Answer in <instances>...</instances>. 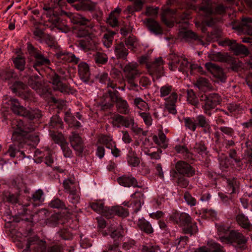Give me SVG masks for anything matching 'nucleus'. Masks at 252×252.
I'll return each instance as SVG.
<instances>
[{
  "label": "nucleus",
  "instance_id": "nucleus-28",
  "mask_svg": "<svg viewBox=\"0 0 252 252\" xmlns=\"http://www.w3.org/2000/svg\"><path fill=\"white\" fill-rule=\"evenodd\" d=\"M115 54L118 59L126 60L128 54V51L126 48L124 43L120 42L115 46Z\"/></svg>",
  "mask_w": 252,
  "mask_h": 252
},
{
  "label": "nucleus",
  "instance_id": "nucleus-53",
  "mask_svg": "<svg viewBox=\"0 0 252 252\" xmlns=\"http://www.w3.org/2000/svg\"><path fill=\"white\" fill-rule=\"evenodd\" d=\"M90 206L94 211L99 214H102L105 207L104 203L100 200L90 203Z\"/></svg>",
  "mask_w": 252,
  "mask_h": 252
},
{
  "label": "nucleus",
  "instance_id": "nucleus-3",
  "mask_svg": "<svg viewBox=\"0 0 252 252\" xmlns=\"http://www.w3.org/2000/svg\"><path fill=\"white\" fill-rule=\"evenodd\" d=\"M183 120L186 128L192 132H194L197 127L202 128L204 133L210 134L212 132L209 120L202 114L195 117H184Z\"/></svg>",
  "mask_w": 252,
  "mask_h": 252
},
{
  "label": "nucleus",
  "instance_id": "nucleus-4",
  "mask_svg": "<svg viewBox=\"0 0 252 252\" xmlns=\"http://www.w3.org/2000/svg\"><path fill=\"white\" fill-rule=\"evenodd\" d=\"M201 108L204 113L208 117L212 116V110L221 101L220 96L216 93L202 95L200 97Z\"/></svg>",
  "mask_w": 252,
  "mask_h": 252
},
{
  "label": "nucleus",
  "instance_id": "nucleus-46",
  "mask_svg": "<svg viewBox=\"0 0 252 252\" xmlns=\"http://www.w3.org/2000/svg\"><path fill=\"white\" fill-rule=\"evenodd\" d=\"M181 35L185 39H193L195 40H198L199 44L204 45L205 43L200 39L195 33L192 32L191 31H187L184 32H181Z\"/></svg>",
  "mask_w": 252,
  "mask_h": 252
},
{
  "label": "nucleus",
  "instance_id": "nucleus-41",
  "mask_svg": "<svg viewBox=\"0 0 252 252\" xmlns=\"http://www.w3.org/2000/svg\"><path fill=\"white\" fill-rule=\"evenodd\" d=\"M133 105L141 111H148L150 109L148 104L141 97H137L134 99Z\"/></svg>",
  "mask_w": 252,
  "mask_h": 252
},
{
  "label": "nucleus",
  "instance_id": "nucleus-32",
  "mask_svg": "<svg viewBox=\"0 0 252 252\" xmlns=\"http://www.w3.org/2000/svg\"><path fill=\"white\" fill-rule=\"evenodd\" d=\"M65 192L69 193L77 190L76 183L74 178H68L63 183Z\"/></svg>",
  "mask_w": 252,
  "mask_h": 252
},
{
  "label": "nucleus",
  "instance_id": "nucleus-19",
  "mask_svg": "<svg viewBox=\"0 0 252 252\" xmlns=\"http://www.w3.org/2000/svg\"><path fill=\"white\" fill-rule=\"evenodd\" d=\"M169 219L174 223L182 227H184L186 224H189L192 220L189 214L186 213H179L177 212L173 213L170 216Z\"/></svg>",
  "mask_w": 252,
  "mask_h": 252
},
{
  "label": "nucleus",
  "instance_id": "nucleus-23",
  "mask_svg": "<svg viewBox=\"0 0 252 252\" xmlns=\"http://www.w3.org/2000/svg\"><path fill=\"white\" fill-rule=\"evenodd\" d=\"M246 3L250 7L252 8V0H248ZM242 30L247 34L252 36V19L244 18L241 24Z\"/></svg>",
  "mask_w": 252,
  "mask_h": 252
},
{
  "label": "nucleus",
  "instance_id": "nucleus-35",
  "mask_svg": "<svg viewBox=\"0 0 252 252\" xmlns=\"http://www.w3.org/2000/svg\"><path fill=\"white\" fill-rule=\"evenodd\" d=\"M143 196L144 194L141 191H137L131 195V197L135 199L134 202V205L135 206L134 212L137 213L139 211L142 205L143 204Z\"/></svg>",
  "mask_w": 252,
  "mask_h": 252
},
{
  "label": "nucleus",
  "instance_id": "nucleus-45",
  "mask_svg": "<svg viewBox=\"0 0 252 252\" xmlns=\"http://www.w3.org/2000/svg\"><path fill=\"white\" fill-rule=\"evenodd\" d=\"M98 142L102 144L105 145L107 148H112L115 142L113 141L112 137L110 135H101L98 140Z\"/></svg>",
  "mask_w": 252,
  "mask_h": 252
},
{
  "label": "nucleus",
  "instance_id": "nucleus-48",
  "mask_svg": "<svg viewBox=\"0 0 252 252\" xmlns=\"http://www.w3.org/2000/svg\"><path fill=\"white\" fill-rule=\"evenodd\" d=\"M227 189L230 193H235L239 189V183L236 178L227 179Z\"/></svg>",
  "mask_w": 252,
  "mask_h": 252
},
{
  "label": "nucleus",
  "instance_id": "nucleus-51",
  "mask_svg": "<svg viewBox=\"0 0 252 252\" xmlns=\"http://www.w3.org/2000/svg\"><path fill=\"white\" fill-rule=\"evenodd\" d=\"M0 76L4 80H9L12 78H15L16 74L13 69L7 68L1 70L0 72Z\"/></svg>",
  "mask_w": 252,
  "mask_h": 252
},
{
  "label": "nucleus",
  "instance_id": "nucleus-30",
  "mask_svg": "<svg viewBox=\"0 0 252 252\" xmlns=\"http://www.w3.org/2000/svg\"><path fill=\"white\" fill-rule=\"evenodd\" d=\"M146 20V26L151 32L156 34L162 33V29L157 21L151 18L147 19Z\"/></svg>",
  "mask_w": 252,
  "mask_h": 252
},
{
  "label": "nucleus",
  "instance_id": "nucleus-43",
  "mask_svg": "<svg viewBox=\"0 0 252 252\" xmlns=\"http://www.w3.org/2000/svg\"><path fill=\"white\" fill-rule=\"evenodd\" d=\"M49 206L52 208H56L68 211L71 209L69 207L66 206L64 202L58 198L53 199L49 203Z\"/></svg>",
  "mask_w": 252,
  "mask_h": 252
},
{
  "label": "nucleus",
  "instance_id": "nucleus-39",
  "mask_svg": "<svg viewBox=\"0 0 252 252\" xmlns=\"http://www.w3.org/2000/svg\"><path fill=\"white\" fill-rule=\"evenodd\" d=\"M64 120L70 127L78 128L81 126L80 123L76 121L74 116L69 112H65Z\"/></svg>",
  "mask_w": 252,
  "mask_h": 252
},
{
  "label": "nucleus",
  "instance_id": "nucleus-64",
  "mask_svg": "<svg viewBox=\"0 0 252 252\" xmlns=\"http://www.w3.org/2000/svg\"><path fill=\"white\" fill-rule=\"evenodd\" d=\"M33 34L35 39L40 42H43V39L46 34L42 30L36 28L33 32Z\"/></svg>",
  "mask_w": 252,
  "mask_h": 252
},
{
  "label": "nucleus",
  "instance_id": "nucleus-7",
  "mask_svg": "<svg viewBox=\"0 0 252 252\" xmlns=\"http://www.w3.org/2000/svg\"><path fill=\"white\" fill-rule=\"evenodd\" d=\"M108 93L111 101L115 103L116 109L119 113L127 115L130 113V107L127 101L121 96L118 91L109 90Z\"/></svg>",
  "mask_w": 252,
  "mask_h": 252
},
{
  "label": "nucleus",
  "instance_id": "nucleus-29",
  "mask_svg": "<svg viewBox=\"0 0 252 252\" xmlns=\"http://www.w3.org/2000/svg\"><path fill=\"white\" fill-rule=\"evenodd\" d=\"M126 159L129 165L135 167L139 166L140 161L136 152L130 148L126 156Z\"/></svg>",
  "mask_w": 252,
  "mask_h": 252
},
{
  "label": "nucleus",
  "instance_id": "nucleus-60",
  "mask_svg": "<svg viewBox=\"0 0 252 252\" xmlns=\"http://www.w3.org/2000/svg\"><path fill=\"white\" fill-rule=\"evenodd\" d=\"M124 117L120 114H117L111 117L112 120V124L114 126L120 127L122 126Z\"/></svg>",
  "mask_w": 252,
  "mask_h": 252
},
{
  "label": "nucleus",
  "instance_id": "nucleus-57",
  "mask_svg": "<svg viewBox=\"0 0 252 252\" xmlns=\"http://www.w3.org/2000/svg\"><path fill=\"white\" fill-rule=\"evenodd\" d=\"M139 115L142 118L145 124L147 126H150L152 125L153 119L151 114L148 111L138 112Z\"/></svg>",
  "mask_w": 252,
  "mask_h": 252
},
{
  "label": "nucleus",
  "instance_id": "nucleus-61",
  "mask_svg": "<svg viewBox=\"0 0 252 252\" xmlns=\"http://www.w3.org/2000/svg\"><path fill=\"white\" fill-rule=\"evenodd\" d=\"M114 210L115 215L122 218H126L129 215V213L127 210L122 206H115L114 207Z\"/></svg>",
  "mask_w": 252,
  "mask_h": 252
},
{
  "label": "nucleus",
  "instance_id": "nucleus-18",
  "mask_svg": "<svg viewBox=\"0 0 252 252\" xmlns=\"http://www.w3.org/2000/svg\"><path fill=\"white\" fill-rule=\"evenodd\" d=\"M69 142L72 148L76 152V154L81 156L84 150V144L81 137L76 132H72L69 137Z\"/></svg>",
  "mask_w": 252,
  "mask_h": 252
},
{
  "label": "nucleus",
  "instance_id": "nucleus-25",
  "mask_svg": "<svg viewBox=\"0 0 252 252\" xmlns=\"http://www.w3.org/2000/svg\"><path fill=\"white\" fill-rule=\"evenodd\" d=\"M33 56L35 58V62L33 64V68L39 72V68L43 65H48L50 63V60L38 52H35Z\"/></svg>",
  "mask_w": 252,
  "mask_h": 252
},
{
  "label": "nucleus",
  "instance_id": "nucleus-38",
  "mask_svg": "<svg viewBox=\"0 0 252 252\" xmlns=\"http://www.w3.org/2000/svg\"><path fill=\"white\" fill-rule=\"evenodd\" d=\"M209 58L211 60L215 62L230 63L232 61V58L230 56H228L227 54H223L220 52L210 55Z\"/></svg>",
  "mask_w": 252,
  "mask_h": 252
},
{
  "label": "nucleus",
  "instance_id": "nucleus-27",
  "mask_svg": "<svg viewBox=\"0 0 252 252\" xmlns=\"http://www.w3.org/2000/svg\"><path fill=\"white\" fill-rule=\"evenodd\" d=\"M236 220L239 226L243 229L249 231L252 230V224L248 217L243 213L238 214L236 217Z\"/></svg>",
  "mask_w": 252,
  "mask_h": 252
},
{
  "label": "nucleus",
  "instance_id": "nucleus-52",
  "mask_svg": "<svg viewBox=\"0 0 252 252\" xmlns=\"http://www.w3.org/2000/svg\"><path fill=\"white\" fill-rule=\"evenodd\" d=\"M115 34L114 32H108L104 34L102 41L105 47L109 48L112 45L113 37Z\"/></svg>",
  "mask_w": 252,
  "mask_h": 252
},
{
  "label": "nucleus",
  "instance_id": "nucleus-20",
  "mask_svg": "<svg viewBox=\"0 0 252 252\" xmlns=\"http://www.w3.org/2000/svg\"><path fill=\"white\" fill-rule=\"evenodd\" d=\"M78 74L80 79L84 83L90 81L91 71L89 64L84 62H80L77 66Z\"/></svg>",
  "mask_w": 252,
  "mask_h": 252
},
{
  "label": "nucleus",
  "instance_id": "nucleus-63",
  "mask_svg": "<svg viewBox=\"0 0 252 252\" xmlns=\"http://www.w3.org/2000/svg\"><path fill=\"white\" fill-rule=\"evenodd\" d=\"M19 194L9 193L6 196V201L12 204H16L19 203Z\"/></svg>",
  "mask_w": 252,
  "mask_h": 252
},
{
  "label": "nucleus",
  "instance_id": "nucleus-44",
  "mask_svg": "<svg viewBox=\"0 0 252 252\" xmlns=\"http://www.w3.org/2000/svg\"><path fill=\"white\" fill-rule=\"evenodd\" d=\"M43 195V190L39 189L32 194L31 200L35 206H39L44 201Z\"/></svg>",
  "mask_w": 252,
  "mask_h": 252
},
{
  "label": "nucleus",
  "instance_id": "nucleus-37",
  "mask_svg": "<svg viewBox=\"0 0 252 252\" xmlns=\"http://www.w3.org/2000/svg\"><path fill=\"white\" fill-rule=\"evenodd\" d=\"M68 193L69 194L68 200L70 203L72 204V205H68L67 207L71 209H68V211H74L77 208L76 204L79 202L80 195L77 190Z\"/></svg>",
  "mask_w": 252,
  "mask_h": 252
},
{
  "label": "nucleus",
  "instance_id": "nucleus-33",
  "mask_svg": "<svg viewBox=\"0 0 252 252\" xmlns=\"http://www.w3.org/2000/svg\"><path fill=\"white\" fill-rule=\"evenodd\" d=\"M209 247V249L205 247H201L194 252H224L223 247L218 243H211Z\"/></svg>",
  "mask_w": 252,
  "mask_h": 252
},
{
  "label": "nucleus",
  "instance_id": "nucleus-9",
  "mask_svg": "<svg viewBox=\"0 0 252 252\" xmlns=\"http://www.w3.org/2000/svg\"><path fill=\"white\" fill-rule=\"evenodd\" d=\"M171 62L169 63V67L172 70H175L177 68L180 71H188L190 63L187 59L180 57L175 53L170 55Z\"/></svg>",
  "mask_w": 252,
  "mask_h": 252
},
{
  "label": "nucleus",
  "instance_id": "nucleus-12",
  "mask_svg": "<svg viewBox=\"0 0 252 252\" xmlns=\"http://www.w3.org/2000/svg\"><path fill=\"white\" fill-rule=\"evenodd\" d=\"M163 62L161 57H159L151 63L147 64L150 75L154 80L159 78L163 74Z\"/></svg>",
  "mask_w": 252,
  "mask_h": 252
},
{
  "label": "nucleus",
  "instance_id": "nucleus-59",
  "mask_svg": "<svg viewBox=\"0 0 252 252\" xmlns=\"http://www.w3.org/2000/svg\"><path fill=\"white\" fill-rule=\"evenodd\" d=\"M43 42H45L54 51L56 50V48L59 47V46L56 44L54 37L48 34H46L44 36Z\"/></svg>",
  "mask_w": 252,
  "mask_h": 252
},
{
  "label": "nucleus",
  "instance_id": "nucleus-50",
  "mask_svg": "<svg viewBox=\"0 0 252 252\" xmlns=\"http://www.w3.org/2000/svg\"><path fill=\"white\" fill-rule=\"evenodd\" d=\"M193 151L202 156L207 155L208 153L207 148L202 141L195 143L193 147Z\"/></svg>",
  "mask_w": 252,
  "mask_h": 252
},
{
  "label": "nucleus",
  "instance_id": "nucleus-1",
  "mask_svg": "<svg viewBox=\"0 0 252 252\" xmlns=\"http://www.w3.org/2000/svg\"><path fill=\"white\" fill-rule=\"evenodd\" d=\"M213 8L212 0H204L199 7V10L203 11L206 17L204 22L209 27L213 26L219 20L213 14H222L225 13L226 9V7L221 4L218 5L214 11Z\"/></svg>",
  "mask_w": 252,
  "mask_h": 252
},
{
  "label": "nucleus",
  "instance_id": "nucleus-11",
  "mask_svg": "<svg viewBox=\"0 0 252 252\" xmlns=\"http://www.w3.org/2000/svg\"><path fill=\"white\" fill-rule=\"evenodd\" d=\"M47 248L45 241L40 240L38 237L34 236L28 239L25 252H45Z\"/></svg>",
  "mask_w": 252,
  "mask_h": 252
},
{
  "label": "nucleus",
  "instance_id": "nucleus-16",
  "mask_svg": "<svg viewBox=\"0 0 252 252\" xmlns=\"http://www.w3.org/2000/svg\"><path fill=\"white\" fill-rule=\"evenodd\" d=\"M78 46L85 52L91 50H94L96 49L98 44L95 37L88 36L83 39L79 40L78 41Z\"/></svg>",
  "mask_w": 252,
  "mask_h": 252
},
{
  "label": "nucleus",
  "instance_id": "nucleus-58",
  "mask_svg": "<svg viewBox=\"0 0 252 252\" xmlns=\"http://www.w3.org/2000/svg\"><path fill=\"white\" fill-rule=\"evenodd\" d=\"M16 68L20 71H23L25 69V61L24 58L18 56L13 60Z\"/></svg>",
  "mask_w": 252,
  "mask_h": 252
},
{
  "label": "nucleus",
  "instance_id": "nucleus-62",
  "mask_svg": "<svg viewBox=\"0 0 252 252\" xmlns=\"http://www.w3.org/2000/svg\"><path fill=\"white\" fill-rule=\"evenodd\" d=\"M73 20L75 23L81 25H87L89 22V20L85 18L82 15L78 14L73 16Z\"/></svg>",
  "mask_w": 252,
  "mask_h": 252
},
{
  "label": "nucleus",
  "instance_id": "nucleus-24",
  "mask_svg": "<svg viewBox=\"0 0 252 252\" xmlns=\"http://www.w3.org/2000/svg\"><path fill=\"white\" fill-rule=\"evenodd\" d=\"M11 111L16 115L22 116L24 114L26 108L21 105L18 100L10 97L7 101Z\"/></svg>",
  "mask_w": 252,
  "mask_h": 252
},
{
  "label": "nucleus",
  "instance_id": "nucleus-54",
  "mask_svg": "<svg viewBox=\"0 0 252 252\" xmlns=\"http://www.w3.org/2000/svg\"><path fill=\"white\" fill-rule=\"evenodd\" d=\"M38 76H31L28 79V84L31 87L35 90H38L41 87V83L38 80Z\"/></svg>",
  "mask_w": 252,
  "mask_h": 252
},
{
  "label": "nucleus",
  "instance_id": "nucleus-40",
  "mask_svg": "<svg viewBox=\"0 0 252 252\" xmlns=\"http://www.w3.org/2000/svg\"><path fill=\"white\" fill-rule=\"evenodd\" d=\"M41 112L39 109H26L24 114L22 116L32 120L34 119H39L42 117Z\"/></svg>",
  "mask_w": 252,
  "mask_h": 252
},
{
  "label": "nucleus",
  "instance_id": "nucleus-34",
  "mask_svg": "<svg viewBox=\"0 0 252 252\" xmlns=\"http://www.w3.org/2000/svg\"><path fill=\"white\" fill-rule=\"evenodd\" d=\"M137 225L141 230L147 234H151L154 232L150 223L144 218L138 220Z\"/></svg>",
  "mask_w": 252,
  "mask_h": 252
},
{
  "label": "nucleus",
  "instance_id": "nucleus-15",
  "mask_svg": "<svg viewBox=\"0 0 252 252\" xmlns=\"http://www.w3.org/2000/svg\"><path fill=\"white\" fill-rule=\"evenodd\" d=\"M205 66L206 69L209 71L214 77L218 79L221 82L224 83L225 82L226 76L221 67L211 62L206 63Z\"/></svg>",
  "mask_w": 252,
  "mask_h": 252
},
{
  "label": "nucleus",
  "instance_id": "nucleus-8",
  "mask_svg": "<svg viewBox=\"0 0 252 252\" xmlns=\"http://www.w3.org/2000/svg\"><path fill=\"white\" fill-rule=\"evenodd\" d=\"M54 52V59L59 63L63 64L68 63L77 64L79 62V58L76 57L74 54L62 49L60 46L56 48Z\"/></svg>",
  "mask_w": 252,
  "mask_h": 252
},
{
  "label": "nucleus",
  "instance_id": "nucleus-31",
  "mask_svg": "<svg viewBox=\"0 0 252 252\" xmlns=\"http://www.w3.org/2000/svg\"><path fill=\"white\" fill-rule=\"evenodd\" d=\"M194 85L200 90L202 91H209L211 90L212 88L209 81L207 79L202 77L197 78Z\"/></svg>",
  "mask_w": 252,
  "mask_h": 252
},
{
  "label": "nucleus",
  "instance_id": "nucleus-21",
  "mask_svg": "<svg viewBox=\"0 0 252 252\" xmlns=\"http://www.w3.org/2000/svg\"><path fill=\"white\" fill-rule=\"evenodd\" d=\"M137 67L138 64L135 63H129L125 66L124 72L127 80L134 79L139 74Z\"/></svg>",
  "mask_w": 252,
  "mask_h": 252
},
{
  "label": "nucleus",
  "instance_id": "nucleus-26",
  "mask_svg": "<svg viewBox=\"0 0 252 252\" xmlns=\"http://www.w3.org/2000/svg\"><path fill=\"white\" fill-rule=\"evenodd\" d=\"M117 181L120 185L125 187H138L136 179L132 175L122 176L117 179Z\"/></svg>",
  "mask_w": 252,
  "mask_h": 252
},
{
  "label": "nucleus",
  "instance_id": "nucleus-14",
  "mask_svg": "<svg viewBox=\"0 0 252 252\" xmlns=\"http://www.w3.org/2000/svg\"><path fill=\"white\" fill-rule=\"evenodd\" d=\"M45 11L43 14V18L45 21L52 23V24L62 32H64L63 28L60 27V18L54 14V9L52 8L45 6L43 7Z\"/></svg>",
  "mask_w": 252,
  "mask_h": 252
},
{
  "label": "nucleus",
  "instance_id": "nucleus-36",
  "mask_svg": "<svg viewBox=\"0 0 252 252\" xmlns=\"http://www.w3.org/2000/svg\"><path fill=\"white\" fill-rule=\"evenodd\" d=\"M230 49L236 55H244L247 56L249 53L248 49L245 45L237 43L235 40L234 41Z\"/></svg>",
  "mask_w": 252,
  "mask_h": 252
},
{
  "label": "nucleus",
  "instance_id": "nucleus-42",
  "mask_svg": "<svg viewBox=\"0 0 252 252\" xmlns=\"http://www.w3.org/2000/svg\"><path fill=\"white\" fill-rule=\"evenodd\" d=\"M93 58L95 63L98 65L105 64L108 61L107 55L100 52H96L93 55Z\"/></svg>",
  "mask_w": 252,
  "mask_h": 252
},
{
  "label": "nucleus",
  "instance_id": "nucleus-10",
  "mask_svg": "<svg viewBox=\"0 0 252 252\" xmlns=\"http://www.w3.org/2000/svg\"><path fill=\"white\" fill-rule=\"evenodd\" d=\"M62 78L57 73L54 72L50 76V83L53 85V89L63 94H73L74 90L68 85L63 83Z\"/></svg>",
  "mask_w": 252,
  "mask_h": 252
},
{
  "label": "nucleus",
  "instance_id": "nucleus-5",
  "mask_svg": "<svg viewBox=\"0 0 252 252\" xmlns=\"http://www.w3.org/2000/svg\"><path fill=\"white\" fill-rule=\"evenodd\" d=\"M221 242L230 244L237 248L245 249L248 239L238 230L230 231L227 236L220 237Z\"/></svg>",
  "mask_w": 252,
  "mask_h": 252
},
{
  "label": "nucleus",
  "instance_id": "nucleus-56",
  "mask_svg": "<svg viewBox=\"0 0 252 252\" xmlns=\"http://www.w3.org/2000/svg\"><path fill=\"white\" fill-rule=\"evenodd\" d=\"M50 126L53 128H63V122L57 115L53 116L50 120Z\"/></svg>",
  "mask_w": 252,
  "mask_h": 252
},
{
  "label": "nucleus",
  "instance_id": "nucleus-22",
  "mask_svg": "<svg viewBox=\"0 0 252 252\" xmlns=\"http://www.w3.org/2000/svg\"><path fill=\"white\" fill-rule=\"evenodd\" d=\"M178 98L177 94H172V95L166 98L165 100V108L170 114L176 115L177 110L176 108V103Z\"/></svg>",
  "mask_w": 252,
  "mask_h": 252
},
{
  "label": "nucleus",
  "instance_id": "nucleus-13",
  "mask_svg": "<svg viewBox=\"0 0 252 252\" xmlns=\"http://www.w3.org/2000/svg\"><path fill=\"white\" fill-rule=\"evenodd\" d=\"M27 85L21 81H15L11 87L13 93L18 94L24 99H29L32 96L31 91H27Z\"/></svg>",
  "mask_w": 252,
  "mask_h": 252
},
{
  "label": "nucleus",
  "instance_id": "nucleus-49",
  "mask_svg": "<svg viewBox=\"0 0 252 252\" xmlns=\"http://www.w3.org/2000/svg\"><path fill=\"white\" fill-rule=\"evenodd\" d=\"M173 93L177 94L171 85L166 84L162 86L160 89V96L161 97H164L169 94L171 95Z\"/></svg>",
  "mask_w": 252,
  "mask_h": 252
},
{
  "label": "nucleus",
  "instance_id": "nucleus-17",
  "mask_svg": "<svg viewBox=\"0 0 252 252\" xmlns=\"http://www.w3.org/2000/svg\"><path fill=\"white\" fill-rule=\"evenodd\" d=\"M175 169L179 174L187 177H192L195 173V169L189 164L182 160L176 163Z\"/></svg>",
  "mask_w": 252,
  "mask_h": 252
},
{
  "label": "nucleus",
  "instance_id": "nucleus-2",
  "mask_svg": "<svg viewBox=\"0 0 252 252\" xmlns=\"http://www.w3.org/2000/svg\"><path fill=\"white\" fill-rule=\"evenodd\" d=\"M11 127L13 129L11 139L14 142L19 143L24 141L28 134L35 130L34 126L30 123H24L21 120H13L11 122Z\"/></svg>",
  "mask_w": 252,
  "mask_h": 252
},
{
  "label": "nucleus",
  "instance_id": "nucleus-47",
  "mask_svg": "<svg viewBox=\"0 0 252 252\" xmlns=\"http://www.w3.org/2000/svg\"><path fill=\"white\" fill-rule=\"evenodd\" d=\"M183 231L185 234H189L190 235L196 233L198 231L196 223L192 222V220H191L190 222L184 227Z\"/></svg>",
  "mask_w": 252,
  "mask_h": 252
},
{
  "label": "nucleus",
  "instance_id": "nucleus-6",
  "mask_svg": "<svg viewBox=\"0 0 252 252\" xmlns=\"http://www.w3.org/2000/svg\"><path fill=\"white\" fill-rule=\"evenodd\" d=\"M188 15L182 11L181 9H171L167 8L165 9L161 15V20L167 26L172 27L174 23H180L178 19L183 20L187 17Z\"/></svg>",
  "mask_w": 252,
  "mask_h": 252
},
{
  "label": "nucleus",
  "instance_id": "nucleus-55",
  "mask_svg": "<svg viewBox=\"0 0 252 252\" xmlns=\"http://www.w3.org/2000/svg\"><path fill=\"white\" fill-rule=\"evenodd\" d=\"M20 152L19 145L16 143L9 146L7 151L3 154L4 155L8 154L11 158L16 157L17 154Z\"/></svg>",
  "mask_w": 252,
  "mask_h": 252
}]
</instances>
